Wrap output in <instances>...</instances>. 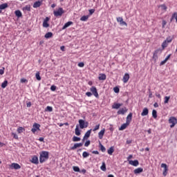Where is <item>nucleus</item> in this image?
I'll return each mask as SVG.
<instances>
[{
  "label": "nucleus",
  "mask_w": 177,
  "mask_h": 177,
  "mask_svg": "<svg viewBox=\"0 0 177 177\" xmlns=\"http://www.w3.org/2000/svg\"><path fill=\"white\" fill-rule=\"evenodd\" d=\"M6 86H8V80H5V81L1 84V88H5Z\"/></svg>",
  "instance_id": "nucleus-37"
},
{
  "label": "nucleus",
  "mask_w": 177,
  "mask_h": 177,
  "mask_svg": "<svg viewBox=\"0 0 177 177\" xmlns=\"http://www.w3.org/2000/svg\"><path fill=\"white\" fill-rule=\"evenodd\" d=\"M168 44H169V43H168L165 40L162 42V50H164V49H165V48H167V46H168Z\"/></svg>",
  "instance_id": "nucleus-30"
},
{
  "label": "nucleus",
  "mask_w": 177,
  "mask_h": 177,
  "mask_svg": "<svg viewBox=\"0 0 177 177\" xmlns=\"http://www.w3.org/2000/svg\"><path fill=\"white\" fill-rule=\"evenodd\" d=\"M169 99H171L170 96H165V101H164L165 104H168V102H169Z\"/></svg>",
  "instance_id": "nucleus-36"
},
{
  "label": "nucleus",
  "mask_w": 177,
  "mask_h": 177,
  "mask_svg": "<svg viewBox=\"0 0 177 177\" xmlns=\"http://www.w3.org/2000/svg\"><path fill=\"white\" fill-rule=\"evenodd\" d=\"M43 27H44V28H48V27H49V24H48V22H46V21H44Z\"/></svg>",
  "instance_id": "nucleus-42"
},
{
  "label": "nucleus",
  "mask_w": 177,
  "mask_h": 177,
  "mask_svg": "<svg viewBox=\"0 0 177 177\" xmlns=\"http://www.w3.org/2000/svg\"><path fill=\"white\" fill-rule=\"evenodd\" d=\"M171 57V54H169L165 59V60L162 61L160 64V66H164L169 60V58Z\"/></svg>",
  "instance_id": "nucleus-15"
},
{
  "label": "nucleus",
  "mask_w": 177,
  "mask_h": 177,
  "mask_svg": "<svg viewBox=\"0 0 177 177\" xmlns=\"http://www.w3.org/2000/svg\"><path fill=\"white\" fill-rule=\"evenodd\" d=\"M100 150L102 151V152H104L106 151V148L103 146V145H102V143L100 142Z\"/></svg>",
  "instance_id": "nucleus-41"
},
{
  "label": "nucleus",
  "mask_w": 177,
  "mask_h": 177,
  "mask_svg": "<svg viewBox=\"0 0 177 177\" xmlns=\"http://www.w3.org/2000/svg\"><path fill=\"white\" fill-rule=\"evenodd\" d=\"M100 127V124L96 125V126L95 127V128L93 129V131H97V129H99Z\"/></svg>",
  "instance_id": "nucleus-55"
},
{
  "label": "nucleus",
  "mask_w": 177,
  "mask_h": 177,
  "mask_svg": "<svg viewBox=\"0 0 177 177\" xmlns=\"http://www.w3.org/2000/svg\"><path fill=\"white\" fill-rule=\"evenodd\" d=\"M128 125H129V124H128L127 122L122 124V126L120 127L119 130L124 131V129H125L127 128V127H128Z\"/></svg>",
  "instance_id": "nucleus-29"
},
{
  "label": "nucleus",
  "mask_w": 177,
  "mask_h": 177,
  "mask_svg": "<svg viewBox=\"0 0 177 177\" xmlns=\"http://www.w3.org/2000/svg\"><path fill=\"white\" fill-rule=\"evenodd\" d=\"M173 39H174V36L172 37L169 36L168 37H167V39L165 41H166V42H168L169 44H171Z\"/></svg>",
  "instance_id": "nucleus-32"
},
{
  "label": "nucleus",
  "mask_w": 177,
  "mask_h": 177,
  "mask_svg": "<svg viewBox=\"0 0 177 177\" xmlns=\"http://www.w3.org/2000/svg\"><path fill=\"white\" fill-rule=\"evenodd\" d=\"M10 168H11V169H20V168H21V166H20V165L17 163H12L10 165Z\"/></svg>",
  "instance_id": "nucleus-8"
},
{
  "label": "nucleus",
  "mask_w": 177,
  "mask_h": 177,
  "mask_svg": "<svg viewBox=\"0 0 177 177\" xmlns=\"http://www.w3.org/2000/svg\"><path fill=\"white\" fill-rule=\"evenodd\" d=\"M45 38L48 39V38H52V37H53V33H52V32H48L45 35Z\"/></svg>",
  "instance_id": "nucleus-31"
},
{
  "label": "nucleus",
  "mask_w": 177,
  "mask_h": 177,
  "mask_svg": "<svg viewBox=\"0 0 177 177\" xmlns=\"http://www.w3.org/2000/svg\"><path fill=\"white\" fill-rule=\"evenodd\" d=\"M148 114H149V109L144 108L142 110V112L141 113V115L142 117H145V115H148Z\"/></svg>",
  "instance_id": "nucleus-14"
},
{
  "label": "nucleus",
  "mask_w": 177,
  "mask_h": 177,
  "mask_svg": "<svg viewBox=\"0 0 177 177\" xmlns=\"http://www.w3.org/2000/svg\"><path fill=\"white\" fill-rule=\"evenodd\" d=\"M20 82H21V84H26V82H28V80H27L26 78H21V79L20 80Z\"/></svg>",
  "instance_id": "nucleus-45"
},
{
  "label": "nucleus",
  "mask_w": 177,
  "mask_h": 177,
  "mask_svg": "<svg viewBox=\"0 0 177 177\" xmlns=\"http://www.w3.org/2000/svg\"><path fill=\"white\" fill-rule=\"evenodd\" d=\"M142 172H143V168H142V167L137 168V169H134V171H133V173L136 175H138V174H142Z\"/></svg>",
  "instance_id": "nucleus-13"
},
{
  "label": "nucleus",
  "mask_w": 177,
  "mask_h": 177,
  "mask_svg": "<svg viewBox=\"0 0 177 177\" xmlns=\"http://www.w3.org/2000/svg\"><path fill=\"white\" fill-rule=\"evenodd\" d=\"M101 169L102 171H104L105 172L106 171V163H104V162H102V165L101 166Z\"/></svg>",
  "instance_id": "nucleus-40"
},
{
  "label": "nucleus",
  "mask_w": 177,
  "mask_h": 177,
  "mask_svg": "<svg viewBox=\"0 0 177 177\" xmlns=\"http://www.w3.org/2000/svg\"><path fill=\"white\" fill-rule=\"evenodd\" d=\"M169 124H171L170 125V128H174V127H175V125H176V124H177L176 118H175V117H171V118L169 119Z\"/></svg>",
  "instance_id": "nucleus-4"
},
{
  "label": "nucleus",
  "mask_w": 177,
  "mask_h": 177,
  "mask_svg": "<svg viewBox=\"0 0 177 177\" xmlns=\"http://www.w3.org/2000/svg\"><path fill=\"white\" fill-rule=\"evenodd\" d=\"M98 80H100V81H104V80H106V75L105 74H100Z\"/></svg>",
  "instance_id": "nucleus-27"
},
{
  "label": "nucleus",
  "mask_w": 177,
  "mask_h": 177,
  "mask_svg": "<svg viewBox=\"0 0 177 177\" xmlns=\"http://www.w3.org/2000/svg\"><path fill=\"white\" fill-rule=\"evenodd\" d=\"M115 93H118L120 92V88L118 87L113 88Z\"/></svg>",
  "instance_id": "nucleus-50"
},
{
  "label": "nucleus",
  "mask_w": 177,
  "mask_h": 177,
  "mask_svg": "<svg viewBox=\"0 0 177 177\" xmlns=\"http://www.w3.org/2000/svg\"><path fill=\"white\" fill-rule=\"evenodd\" d=\"M89 145H91V141L88 140V141H86V142H85L84 146H85L86 147H88V146H89Z\"/></svg>",
  "instance_id": "nucleus-54"
},
{
  "label": "nucleus",
  "mask_w": 177,
  "mask_h": 177,
  "mask_svg": "<svg viewBox=\"0 0 177 177\" xmlns=\"http://www.w3.org/2000/svg\"><path fill=\"white\" fill-rule=\"evenodd\" d=\"M53 111V108H52V106H47L45 109V111Z\"/></svg>",
  "instance_id": "nucleus-43"
},
{
  "label": "nucleus",
  "mask_w": 177,
  "mask_h": 177,
  "mask_svg": "<svg viewBox=\"0 0 177 177\" xmlns=\"http://www.w3.org/2000/svg\"><path fill=\"white\" fill-rule=\"evenodd\" d=\"M64 48H65L64 46H62L60 48V49H61V50H62V52H64Z\"/></svg>",
  "instance_id": "nucleus-63"
},
{
  "label": "nucleus",
  "mask_w": 177,
  "mask_h": 177,
  "mask_svg": "<svg viewBox=\"0 0 177 177\" xmlns=\"http://www.w3.org/2000/svg\"><path fill=\"white\" fill-rule=\"evenodd\" d=\"M153 59H154V60H157L158 59V55L157 53H153Z\"/></svg>",
  "instance_id": "nucleus-48"
},
{
  "label": "nucleus",
  "mask_w": 177,
  "mask_h": 177,
  "mask_svg": "<svg viewBox=\"0 0 177 177\" xmlns=\"http://www.w3.org/2000/svg\"><path fill=\"white\" fill-rule=\"evenodd\" d=\"M5 68H3V69H0V75H3L4 73Z\"/></svg>",
  "instance_id": "nucleus-58"
},
{
  "label": "nucleus",
  "mask_w": 177,
  "mask_h": 177,
  "mask_svg": "<svg viewBox=\"0 0 177 177\" xmlns=\"http://www.w3.org/2000/svg\"><path fill=\"white\" fill-rule=\"evenodd\" d=\"M91 92H92L93 95L95 96V97H99V93H97V89H96V87L92 86L90 88Z\"/></svg>",
  "instance_id": "nucleus-7"
},
{
  "label": "nucleus",
  "mask_w": 177,
  "mask_h": 177,
  "mask_svg": "<svg viewBox=\"0 0 177 177\" xmlns=\"http://www.w3.org/2000/svg\"><path fill=\"white\" fill-rule=\"evenodd\" d=\"M84 66H85V64H84V62H80L78 64L79 67H84Z\"/></svg>",
  "instance_id": "nucleus-56"
},
{
  "label": "nucleus",
  "mask_w": 177,
  "mask_h": 177,
  "mask_svg": "<svg viewBox=\"0 0 177 177\" xmlns=\"http://www.w3.org/2000/svg\"><path fill=\"white\" fill-rule=\"evenodd\" d=\"M80 140H81V138L77 136H73V142H80Z\"/></svg>",
  "instance_id": "nucleus-39"
},
{
  "label": "nucleus",
  "mask_w": 177,
  "mask_h": 177,
  "mask_svg": "<svg viewBox=\"0 0 177 177\" xmlns=\"http://www.w3.org/2000/svg\"><path fill=\"white\" fill-rule=\"evenodd\" d=\"M48 158H49V153L48 151H42L40 153V157H39L40 162H44L46 161Z\"/></svg>",
  "instance_id": "nucleus-1"
},
{
  "label": "nucleus",
  "mask_w": 177,
  "mask_h": 177,
  "mask_svg": "<svg viewBox=\"0 0 177 177\" xmlns=\"http://www.w3.org/2000/svg\"><path fill=\"white\" fill-rule=\"evenodd\" d=\"M53 13H54V16H55V17H59L63 15V13H64V10H63V8H59L57 10L54 11Z\"/></svg>",
  "instance_id": "nucleus-3"
},
{
  "label": "nucleus",
  "mask_w": 177,
  "mask_h": 177,
  "mask_svg": "<svg viewBox=\"0 0 177 177\" xmlns=\"http://www.w3.org/2000/svg\"><path fill=\"white\" fill-rule=\"evenodd\" d=\"M153 107H158V103L156 102V103L153 104Z\"/></svg>",
  "instance_id": "nucleus-64"
},
{
  "label": "nucleus",
  "mask_w": 177,
  "mask_h": 177,
  "mask_svg": "<svg viewBox=\"0 0 177 177\" xmlns=\"http://www.w3.org/2000/svg\"><path fill=\"white\" fill-rule=\"evenodd\" d=\"M152 116L153 118H157V111H156V109L152 111Z\"/></svg>",
  "instance_id": "nucleus-38"
},
{
  "label": "nucleus",
  "mask_w": 177,
  "mask_h": 177,
  "mask_svg": "<svg viewBox=\"0 0 177 177\" xmlns=\"http://www.w3.org/2000/svg\"><path fill=\"white\" fill-rule=\"evenodd\" d=\"M127 81H129V74L126 73V74H124V75L123 77V82L124 84H127Z\"/></svg>",
  "instance_id": "nucleus-16"
},
{
  "label": "nucleus",
  "mask_w": 177,
  "mask_h": 177,
  "mask_svg": "<svg viewBox=\"0 0 177 177\" xmlns=\"http://www.w3.org/2000/svg\"><path fill=\"white\" fill-rule=\"evenodd\" d=\"M121 106H122V104L114 103L112 106V109H118L121 107Z\"/></svg>",
  "instance_id": "nucleus-23"
},
{
  "label": "nucleus",
  "mask_w": 177,
  "mask_h": 177,
  "mask_svg": "<svg viewBox=\"0 0 177 177\" xmlns=\"http://www.w3.org/2000/svg\"><path fill=\"white\" fill-rule=\"evenodd\" d=\"M91 132H92V129L88 130L84 135L83 140H85V139H88L89 136H91Z\"/></svg>",
  "instance_id": "nucleus-19"
},
{
  "label": "nucleus",
  "mask_w": 177,
  "mask_h": 177,
  "mask_svg": "<svg viewBox=\"0 0 177 177\" xmlns=\"http://www.w3.org/2000/svg\"><path fill=\"white\" fill-rule=\"evenodd\" d=\"M30 161L32 164H38V157L34 156Z\"/></svg>",
  "instance_id": "nucleus-22"
},
{
  "label": "nucleus",
  "mask_w": 177,
  "mask_h": 177,
  "mask_svg": "<svg viewBox=\"0 0 177 177\" xmlns=\"http://www.w3.org/2000/svg\"><path fill=\"white\" fill-rule=\"evenodd\" d=\"M36 78L37 81H41V76H39V73H36Z\"/></svg>",
  "instance_id": "nucleus-49"
},
{
  "label": "nucleus",
  "mask_w": 177,
  "mask_h": 177,
  "mask_svg": "<svg viewBox=\"0 0 177 177\" xmlns=\"http://www.w3.org/2000/svg\"><path fill=\"white\" fill-rule=\"evenodd\" d=\"M79 125L80 129H84V128H88V125H89V123L84 120L80 119L79 120Z\"/></svg>",
  "instance_id": "nucleus-2"
},
{
  "label": "nucleus",
  "mask_w": 177,
  "mask_h": 177,
  "mask_svg": "<svg viewBox=\"0 0 177 177\" xmlns=\"http://www.w3.org/2000/svg\"><path fill=\"white\" fill-rule=\"evenodd\" d=\"M15 16H17V17H21L22 15H21V12L20 10H16L15 12Z\"/></svg>",
  "instance_id": "nucleus-33"
},
{
  "label": "nucleus",
  "mask_w": 177,
  "mask_h": 177,
  "mask_svg": "<svg viewBox=\"0 0 177 177\" xmlns=\"http://www.w3.org/2000/svg\"><path fill=\"white\" fill-rule=\"evenodd\" d=\"M24 131H26V129L23 127H19L17 129L18 133H23V132H24Z\"/></svg>",
  "instance_id": "nucleus-35"
},
{
  "label": "nucleus",
  "mask_w": 177,
  "mask_h": 177,
  "mask_svg": "<svg viewBox=\"0 0 177 177\" xmlns=\"http://www.w3.org/2000/svg\"><path fill=\"white\" fill-rule=\"evenodd\" d=\"M73 171H75V172H80V167H78L77 166H74Z\"/></svg>",
  "instance_id": "nucleus-46"
},
{
  "label": "nucleus",
  "mask_w": 177,
  "mask_h": 177,
  "mask_svg": "<svg viewBox=\"0 0 177 177\" xmlns=\"http://www.w3.org/2000/svg\"><path fill=\"white\" fill-rule=\"evenodd\" d=\"M158 8H161L162 10H164L165 12H167V9H168L165 4L160 5L158 6Z\"/></svg>",
  "instance_id": "nucleus-28"
},
{
  "label": "nucleus",
  "mask_w": 177,
  "mask_h": 177,
  "mask_svg": "<svg viewBox=\"0 0 177 177\" xmlns=\"http://www.w3.org/2000/svg\"><path fill=\"white\" fill-rule=\"evenodd\" d=\"M127 111H128V109H127V107H124V108L120 109L118 111V114H122V115H124L125 113H127Z\"/></svg>",
  "instance_id": "nucleus-12"
},
{
  "label": "nucleus",
  "mask_w": 177,
  "mask_h": 177,
  "mask_svg": "<svg viewBox=\"0 0 177 177\" xmlns=\"http://www.w3.org/2000/svg\"><path fill=\"white\" fill-rule=\"evenodd\" d=\"M75 135H77V136H80V135H81V131H80L78 125L76 126V128L75 129Z\"/></svg>",
  "instance_id": "nucleus-25"
},
{
  "label": "nucleus",
  "mask_w": 177,
  "mask_h": 177,
  "mask_svg": "<svg viewBox=\"0 0 177 177\" xmlns=\"http://www.w3.org/2000/svg\"><path fill=\"white\" fill-rule=\"evenodd\" d=\"M165 26H167V22L165 20H163L162 22V28H165Z\"/></svg>",
  "instance_id": "nucleus-51"
},
{
  "label": "nucleus",
  "mask_w": 177,
  "mask_h": 177,
  "mask_svg": "<svg viewBox=\"0 0 177 177\" xmlns=\"http://www.w3.org/2000/svg\"><path fill=\"white\" fill-rule=\"evenodd\" d=\"M172 19H175L176 21H177V12H174V13L172 15Z\"/></svg>",
  "instance_id": "nucleus-52"
},
{
  "label": "nucleus",
  "mask_w": 177,
  "mask_h": 177,
  "mask_svg": "<svg viewBox=\"0 0 177 177\" xmlns=\"http://www.w3.org/2000/svg\"><path fill=\"white\" fill-rule=\"evenodd\" d=\"M71 24H73V21H68L64 24V26L62 28V30H66V28H67V27H70Z\"/></svg>",
  "instance_id": "nucleus-24"
},
{
  "label": "nucleus",
  "mask_w": 177,
  "mask_h": 177,
  "mask_svg": "<svg viewBox=\"0 0 177 177\" xmlns=\"http://www.w3.org/2000/svg\"><path fill=\"white\" fill-rule=\"evenodd\" d=\"M50 90L53 91H56V86H51Z\"/></svg>",
  "instance_id": "nucleus-57"
},
{
  "label": "nucleus",
  "mask_w": 177,
  "mask_h": 177,
  "mask_svg": "<svg viewBox=\"0 0 177 177\" xmlns=\"http://www.w3.org/2000/svg\"><path fill=\"white\" fill-rule=\"evenodd\" d=\"M6 8H8V3H5L3 4L0 5V13H2V10H3V9H6Z\"/></svg>",
  "instance_id": "nucleus-20"
},
{
  "label": "nucleus",
  "mask_w": 177,
  "mask_h": 177,
  "mask_svg": "<svg viewBox=\"0 0 177 177\" xmlns=\"http://www.w3.org/2000/svg\"><path fill=\"white\" fill-rule=\"evenodd\" d=\"M32 129H31V131L33 133H35V132H37V131H39V128L41 127V125H39V124L37 123H35L32 126Z\"/></svg>",
  "instance_id": "nucleus-6"
},
{
  "label": "nucleus",
  "mask_w": 177,
  "mask_h": 177,
  "mask_svg": "<svg viewBox=\"0 0 177 177\" xmlns=\"http://www.w3.org/2000/svg\"><path fill=\"white\" fill-rule=\"evenodd\" d=\"M161 168H164V171L162 173L163 176H167V174H168V166L165 163L161 164Z\"/></svg>",
  "instance_id": "nucleus-5"
},
{
  "label": "nucleus",
  "mask_w": 177,
  "mask_h": 177,
  "mask_svg": "<svg viewBox=\"0 0 177 177\" xmlns=\"http://www.w3.org/2000/svg\"><path fill=\"white\" fill-rule=\"evenodd\" d=\"M88 19H89V16L86 15V16H83L80 18V20L82 21H86V20H88Z\"/></svg>",
  "instance_id": "nucleus-34"
},
{
  "label": "nucleus",
  "mask_w": 177,
  "mask_h": 177,
  "mask_svg": "<svg viewBox=\"0 0 177 177\" xmlns=\"http://www.w3.org/2000/svg\"><path fill=\"white\" fill-rule=\"evenodd\" d=\"M131 121H132V113H130L127 117V125H129Z\"/></svg>",
  "instance_id": "nucleus-17"
},
{
  "label": "nucleus",
  "mask_w": 177,
  "mask_h": 177,
  "mask_svg": "<svg viewBox=\"0 0 177 177\" xmlns=\"http://www.w3.org/2000/svg\"><path fill=\"white\" fill-rule=\"evenodd\" d=\"M129 164H130V165H133V167H138V165H139V161H138V160H129Z\"/></svg>",
  "instance_id": "nucleus-11"
},
{
  "label": "nucleus",
  "mask_w": 177,
  "mask_h": 177,
  "mask_svg": "<svg viewBox=\"0 0 177 177\" xmlns=\"http://www.w3.org/2000/svg\"><path fill=\"white\" fill-rule=\"evenodd\" d=\"M12 135L14 136V139H19V137L17 136V134L12 133Z\"/></svg>",
  "instance_id": "nucleus-59"
},
{
  "label": "nucleus",
  "mask_w": 177,
  "mask_h": 177,
  "mask_svg": "<svg viewBox=\"0 0 177 177\" xmlns=\"http://www.w3.org/2000/svg\"><path fill=\"white\" fill-rule=\"evenodd\" d=\"M82 156H83L84 158H86V157L89 156V153L84 151V152H83Z\"/></svg>",
  "instance_id": "nucleus-44"
},
{
  "label": "nucleus",
  "mask_w": 177,
  "mask_h": 177,
  "mask_svg": "<svg viewBox=\"0 0 177 177\" xmlns=\"http://www.w3.org/2000/svg\"><path fill=\"white\" fill-rule=\"evenodd\" d=\"M84 145V143L80 142V143H76L71 148V150H75V149H78V147H82V146Z\"/></svg>",
  "instance_id": "nucleus-10"
},
{
  "label": "nucleus",
  "mask_w": 177,
  "mask_h": 177,
  "mask_svg": "<svg viewBox=\"0 0 177 177\" xmlns=\"http://www.w3.org/2000/svg\"><path fill=\"white\" fill-rule=\"evenodd\" d=\"M86 96H88V97H91V95H92V93H91V92H87V93H86Z\"/></svg>",
  "instance_id": "nucleus-60"
},
{
  "label": "nucleus",
  "mask_w": 177,
  "mask_h": 177,
  "mask_svg": "<svg viewBox=\"0 0 177 177\" xmlns=\"http://www.w3.org/2000/svg\"><path fill=\"white\" fill-rule=\"evenodd\" d=\"M117 21L120 23V24H121L122 26H126V27L127 26H128V24H127V22L124 21V19H122V17H118Z\"/></svg>",
  "instance_id": "nucleus-9"
},
{
  "label": "nucleus",
  "mask_w": 177,
  "mask_h": 177,
  "mask_svg": "<svg viewBox=\"0 0 177 177\" xmlns=\"http://www.w3.org/2000/svg\"><path fill=\"white\" fill-rule=\"evenodd\" d=\"M88 12H89V15H93V13H95V9H91L88 10Z\"/></svg>",
  "instance_id": "nucleus-53"
},
{
  "label": "nucleus",
  "mask_w": 177,
  "mask_h": 177,
  "mask_svg": "<svg viewBox=\"0 0 177 177\" xmlns=\"http://www.w3.org/2000/svg\"><path fill=\"white\" fill-rule=\"evenodd\" d=\"M108 154H109L110 156H112L113 155V153H114V147H111L108 151Z\"/></svg>",
  "instance_id": "nucleus-26"
},
{
  "label": "nucleus",
  "mask_w": 177,
  "mask_h": 177,
  "mask_svg": "<svg viewBox=\"0 0 177 177\" xmlns=\"http://www.w3.org/2000/svg\"><path fill=\"white\" fill-rule=\"evenodd\" d=\"M104 132H106V129H102L99 133H98V136L100 139H103V136L104 135Z\"/></svg>",
  "instance_id": "nucleus-18"
},
{
  "label": "nucleus",
  "mask_w": 177,
  "mask_h": 177,
  "mask_svg": "<svg viewBox=\"0 0 177 177\" xmlns=\"http://www.w3.org/2000/svg\"><path fill=\"white\" fill-rule=\"evenodd\" d=\"M27 107H31V102H27Z\"/></svg>",
  "instance_id": "nucleus-62"
},
{
  "label": "nucleus",
  "mask_w": 177,
  "mask_h": 177,
  "mask_svg": "<svg viewBox=\"0 0 177 177\" xmlns=\"http://www.w3.org/2000/svg\"><path fill=\"white\" fill-rule=\"evenodd\" d=\"M41 5H42V1H36L33 4V8H39V6H41Z\"/></svg>",
  "instance_id": "nucleus-21"
},
{
  "label": "nucleus",
  "mask_w": 177,
  "mask_h": 177,
  "mask_svg": "<svg viewBox=\"0 0 177 177\" xmlns=\"http://www.w3.org/2000/svg\"><path fill=\"white\" fill-rule=\"evenodd\" d=\"M162 52V49L158 48V49L156 50L154 53L158 55V53H161Z\"/></svg>",
  "instance_id": "nucleus-47"
},
{
  "label": "nucleus",
  "mask_w": 177,
  "mask_h": 177,
  "mask_svg": "<svg viewBox=\"0 0 177 177\" xmlns=\"http://www.w3.org/2000/svg\"><path fill=\"white\" fill-rule=\"evenodd\" d=\"M131 143H132V140H127V145H131Z\"/></svg>",
  "instance_id": "nucleus-61"
}]
</instances>
